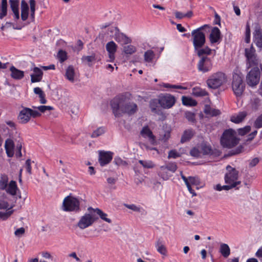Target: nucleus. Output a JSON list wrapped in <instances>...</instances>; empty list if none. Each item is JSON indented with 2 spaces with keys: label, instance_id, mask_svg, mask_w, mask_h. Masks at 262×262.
Returning a JSON list of instances; mask_svg holds the SVG:
<instances>
[{
  "label": "nucleus",
  "instance_id": "obj_1",
  "mask_svg": "<svg viewBox=\"0 0 262 262\" xmlns=\"http://www.w3.org/2000/svg\"><path fill=\"white\" fill-rule=\"evenodd\" d=\"M114 114L119 117L123 113L132 115L137 110V105L133 102L126 101L124 95H121L115 97L111 102Z\"/></svg>",
  "mask_w": 262,
  "mask_h": 262
},
{
  "label": "nucleus",
  "instance_id": "obj_2",
  "mask_svg": "<svg viewBox=\"0 0 262 262\" xmlns=\"http://www.w3.org/2000/svg\"><path fill=\"white\" fill-rule=\"evenodd\" d=\"M210 27L205 25L191 32L192 40L194 49H198L204 46L206 42L205 31H210Z\"/></svg>",
  "mask_w": 262,
  "mask_h": 262
},
{
  "label": "nucleus",
  "instance_id": "obj_3",
  "mask_svg": "<svg viewBox=\"0 0 262 262\" xmlns=\"http://www.w3.org/2000/svg\"><path fill=\"white\" fill-rule=\"evenodd\" d=\"M239 142L236 137V132L233 129L229 128L225 130L221 138V144L223 147L230 148L235 146Z\"/></svg>",
  "mask_w": 262,
  "mask_h": 262
},
{
  "label": "nucleus",
  "instance_id": "obj_4",
  "mask_svg": "<svg viewBox=\"0 0 262 262\" xmlns=\"http://www.w3.org/2000/svg\"><path fill=\"white\" fill-rule=\"evenodd\" d=\"M226 76L225 74L221 72H217L211 74L206 83L209 88L216 89L220 88L226 82Z\"/></svg>",
  "mask_w": 262,
  "mask_h": 262
},
{
  "label": "nucleus",
  "instance_id": "obj_5",
  "mask_svg": "<svg viewBox=\"0 0 262 262\" xmlns=\"http://www.w3.org/2000/svg\"><path fill=\"white\" fill-rule=\"evenodd\" d=\"M62 209L67 212H78L80 211V201L76 198L67 196L63 201Z\"/></svg>",
  "mask_w": 262,
  "mask_h": 262
},
{
  "label": "nucleus",
  "instance_id": "obj_6",
  "mask_svg": "<svg viewBox=\"0 0 262 262\" xmlns=\"http://www.w3.org/2000/svg\"><path fill=\"white\" fill-rule=\"evenodd\" d=\"M177 169V165L174 162H169L161 166L158 171V175L164 181L168 180Z\"/></svg>",
  "mask_w": 262,
  "mask_h": 262
},
{
  "label": "nucleus",
  "instance_id": "obj_7",
  "mask_svg": "<svg viewBox=\"0 0 262 262\" xmlns=\"http://www.w3.org/2000/svg\"><path fill=\"white\" fill-rule=\"evenodd\" d=\"M22 108L18 116V119L21 123H27L32 117L35 118L41 116V113L37 110L24 106Z\"/></svg>",
  "mask_w": 262,
  "mask_h": 262
},
{
  "label": "nucleus",
  "instance_id": "obj_8",
  "mask_svg": "<svg viewBox=\"0 0 262 262\" xmlns=\"http://www.w3.org/2000/svg\"><path fill=\"white\" fill-rule=\"evenodd\" d=\"M227 172L225 174L224 179L226 184H231L235 187L241 183L238 180V171L235 168L228 165L226 167Z\"/></svg>",
  "mask_w": 262,
  "mask_h": 262
},
{
  "label": "nucleus",
  "instance_id": "obj_9",
  "mask_svg": "<svg viewBox=\"0 0 262 262\" xmlns=\"http://www.w3.org/2000/svg\"><path fill=\"white\" fill-rule=\"evenodd\" d=\"M108 30L112 34V38L121 45H127L132 42L131 38L121 32L117 27H111L109 28Z\"/></svg>",
  "mask_w": 262,
  "mask_h": 262
},
{
  "label": "nucleus",
  "instance_id": "obj_10",
  "mask_svg": "<svg viewBox=\"0 0 262 262\" xmlns=\"http://www.w3.org/2000/svg\"><path fill=\"white\" fill-rule=\"evenodd\" d=\"M245 55L246 57L247 69L258 66V59L255 53V50L252 46L245 49Z\"/></svg>",
  "mask_w": 262,
  "mask_h": 262
},
{
  "label": "nucleus",
  "instance_id": "obj_11",
  "mask_svg": "<svg viewBox=\"0 0 262 262\" xmlns=\"http://www.w3.org/2000/svg\"><path fill=\"white\" fill-rule=\"evenodd\" d=\"M97 219L98 217H95L93 214L86 213L80 218L77 223V226L79 229L83 230L92 226Z\"/></svg>",
  "mask_w": 262,
  "mask_h": 262
},
{
  "label": "nucleus",
  "instance_id": "obj_12",
  "mask_svg": "<svg viewBox=\"0 0 262 262\" xmlns=\"http://www.w3.org/2000/svg\"><path fill=\"white\" fill-rule=\"evenodd\" d=\"M246 77L247 84L250 86L256 85L260 79V71L258 66H255L251 68Z\"/></svg>",
  "mask_w": 262,
  "mask_h": 262
},
{
  "label": "nucleus",
  "instance_id": "obj_13",
  "mask_svg": "<svg viewBox=\"0 0 262 262\" xmlns=\"http://www.w3.org/2000/svg\"><path fill=\"white\" fill-rule=\"evenodd\" d=\"M232 90L236 96H240L244 90V86L243 83V79L241 76L236 73L233 75V81L232 83Z\"/></svg>",
  "mask_w": 262,
  "mask_h": 262
},
{
  "label": "nucleus",
  "instance_id": "obj_14",
  "mask_svg": "<svg viewBox=\"0 0 262 262\" xmlns=\"http://www.w3.org/2000/svg\"><path fill=\"white\" fill-rule=\"evenodd\" d=\"M212 68L211 59L206 56L202 57L198 63V70L203 73L210 71Z\"/></svg>",
  "mask_w": 262,
  "mask_h": 262
},
{
  "label": "nucleus",
  "instance_id": "obj_15",
  "mask_svg": "<svg viewBox=\"0 0 262 262\" xmlns=\"http://www.w3.org/2000/svg\"><path fill=\"white\" fill-rule=\"evenodd\" d=\"M175 102L174 97L170 94H166L159 98L160 105L164 108H171Z\"/></svg>",
  "mask_w": 262,
  "mask_h": 262
},
{
  "label": "nucleus",
  "instance_id": "obj_16",
  "mask_svg": "<svg viewBox=\"0 0 262 262\" xmlns=\"http://www.w3.org/2000/svg\"><path fill=\"white\" fill-rule=\"evenodd\" d=\"M113 153L110 151H99L98 162L101 166L108 164L113 159Z\"/></svg>",
  "mask_w": 262,
  "mask_h": 262
},
{
  "label": "nucleus",
  "instance_id": "obj_17",
  "mask_svg": "<svg viewBox=\"0 0 262 262\" xmlns=\"http://www.w3.org/2000/svg\"><path fill=\"white\" fill-rule=\"evenodd\" d=\"M209 39L211 44H219L221 41V34L220 29L216 27H213L211 29V32L209 36Z\"/></svg>",
  "mask_w": 262,
  "mask_h": 262
},
{
  "label": "nucleus",
  "instance_id": "obj_18",
  "mask_svg": "<svg viewBox=\"0 0 262 262\" xmlns=\"http://www.w3.org/2000/svg\"><path fill=\"white\" fill-rule=\"evenodd\" d=\"M141 135L144 138L148 139L149 142L152 145L156 144V140L155 136L148 126H144L140 132Z\"/></svg>",
  "mask_w": 262,
  "mask_h": 262
},
{
  "label": "nucleus",
  "instance_id": "obj_19",
  "mask_svg": "<svg viewBox=\"0 0 262 262\" xmlns=\"http://www.w3.org/2000/svg\"><path fill=\"white\" fill-rule=\"evenodd\" d=\"M105 47L108 54L109 59L108 61L113 62L115 58V54L116 52L118 46L114 41H111L106 43Z\"/></svg>",
  "mask_w": 262,
  "mask_h": 262
},
{
  "label": "nucleus",
  "instance_id": "obj_20",
  "mask_svg": "<svg viewBox=\"0 0 262 262\" xmlns=\"http://www.w3.org/2000/svg\"><path fill=\"white\" fill-rule=\"evenodd\" d=\"M14 206V204L9 203V198L6 194L0 196V210H10Z\"/></svg>",
  "mask_w": 262,
  "mask_h": 262
},
{
  "label": "nucleus",
  "instance_id": "obj_21",
  "mask_svg": "<svg viewBox=\"0 0 262 262\" xmlns=\"http://www.w3.org/2000/svg\"><path fill=\"white\" fill-rule=\"evenodd\" d=\"M64 76L71 82L74 83L77 80V76L73 66H69L67 68Z\"/></svg>",
  "mask_w": 262,
  "mask_h": 262
},
{
  "label": "nucleus",
  "instance_id": "obj_22",
  "mask_svg": "<svg viewBox=\"0 0 262 262\" xmlns=\"http://www.w3.org/2000/svg\"><path fill=\"white\" fill-rule=\"evenodd\" d=\"M33 73L31 74V81L32 83L39 82L42 78L43 72L41 69L34 67L32 70Z\"/></svg>",
  "mask_w": 262,
  "mask_h": 262
},
{
  "label": "nucleus",
  "instance_id": "obj_23",
  "mask_svg": "<svg viewBox=\"0 0 262 262\" xmlns=\"http://www.w3.org/2000/svg\"><path fill=\"white\" fill-rule=\"evenodd\" d=\"M253 40L258 48H262V34L258 27L255 28L253 32Z\"/></svg>",
  "mask_w": 262,
  "mask_h": 262
},
{
  "label": "nucleus",
  "instance_id": "obj_24",
  "mask_svg": "<svg viewBox=\"0 0 262 262\" xmlns=\"http://www.w3.org/2000/svg\"><path fill=\"white\" fill-rule=\"evenodd\" d=\"M10 71L11 77L15 80H20L24 77V72L16 68L13 66L10 67Z\"/></svg>",
  "mask_w": 262,
  "mask_h": 262
},
{
  "label": "nucleus",
  "instance_id": "obj_25",
  "mask_svg": "<svg viewBox=\"0 0 262 262\" xmlns=\"http://www.w3.org/2000/svg\"><path fill=\"white\" fill-rule=\"evenodd\" d=\"M10 8L13 12L14 19L18 20L19 18V1L18 0H10Z\"/></svg>",
  "mask_w": 262,
  "mask_h": 262
},
{
  "label": "nucleus",
  "instance_id": "obj_26",
  "mask_svg": "<svg viewBox=\"0 0 262 262\" xmlns=\"http://www.w3.org/2000/svg\"><path fill=\"white\" fill-rule=\"evenodd\" d=\"M5 190L8 193L12 196L16 195L18 192H19L16 182L14 181H11Z\"/></svg>",
  "mask_w": 262,
  "mask_h": 262
},
{
  "label": "nucleus",
  "instance_id": "obj_27",
  "mask_svg": "<svg viewBox=\"0 0 262 262\" xmlns=\"http://www.w3.org/2000/svg\"><path fill=\"white\" fill-rule=\"evenodd\" d=\"M247 115L246 111L238 112L231 116L230 120L235 123H239L242 122Z\"/></svg>",
  "mask_w": 262,
  "mask_h": 262
},
{
  "label": "nucleus",
  "instance_id": "obj_28",
  "mask_svg": "<svg viewBox=\"0 0 262 262\" xmlns=\"http://www.w3.org/2000/svg\"><path fill=\"white\" fill-rule=\"evenodd\" d=\"M194 135V131L192 129H188L184 130L183 132L181 139V143H184L189 141Z\"/></svg>",
  "mask_w": 262,
  "mask_h": 262
},
{
  "label": "nucleus",
  "instance_id": "obj_29",
  "mask_svg": "<svg viewBox=\"0 0 262 262\" xmlns=\"http://www.w3.org/2000/svg\"><path fill=\"white\" fill-rule=\"evenodd\" d=\"M29 15V6L28 4L23 0L21 2V18L23 21L27 19Z\"/></svg>",
  "mask_w": 262,
  "mask_h": 262
},
{
  "label": "nucleus",
  "instance_id": "obj_30",
  "mask_svg": "<svg viewBox=\"0 0 262 262\" xmlns=\"http://www.w3.org/2000/svg\"><path fill=\"white\" fill-rule=\"evenodd\" d=\"M155 247L157 251L162 255H165L167 253V250L164 245V241L161 239L159 238L156 244Z\"/></svg>",
  "mask_w": 262,
  "mask_h": 262
},
{
  "label": "nucleus",
  "instance_id": "obj_31",
  "mask_svg": "<svg viewBox=\"0 0 262 262\" xmlns=\"http://www.w3.org/2000/svg\"><path fill=\"white\" fill-rule=\"evenodd\" d=\"M88 210L89 211L93 210V211L96 212V213L100 216L101 219L104 221L108 223H111L112 222V220L110 219L107 217V214L103 212L101 209L99 208L94 209L92 207H89L88 208Z\"/></svg>",
  "mask_w": 262,
  "mask_h": 262
},
{
  "label": "nucleus",
  "instance_id": "obj_32",
  "mask_svg": "<svg viewBox=\"0 0 262 262\" xmlns=\"http://www.w3.org/2000/svg\"><path fill=\"white\" fill-rule=\"evenodd\" d=\"M261 105V100L257 98H253L251 99L249 107L252 111H257Z\"/></svg>",
  "mask_w": 262,
  "mask_h": 262
},
{
  "label": "nucleus",
  "instance_id": "obj_33",
  "mask_svg": "<svg viewBox=\"0 0 262 262\" xmlns=\"http://www.w3.org/2000/svg\"><path fill=\"white\" fill-rule=\"evenodd\" d=\"M159 99L151 100L149 103V106L151 112L153 113L159 115L160 114V110L159 107Z\"/></svg>",
  "mask_w": 262,
  "mask_h": 262
},
{
  "label": "nucleus",
  "instance_id": "obj_34",
  "mask_svg": "<svg viewBox=\"0 0 262 262\" xmlns=\"http://www.w3.org/2000/svg\"><path fill=\"white\" fill-rule=\"evenodd\" d=\"M96 60L95 54H92L89 56H83L81 58V60L84 64L89 66H92Z\"/></svg>",
  "mask_w": 262,
  "mask_h": 262
},
{
  "label": "nucleus",
  "instance_id": "obj_35",
  "mask_svg": "<svg viewBox=\"0 0 262 262\" xmlns=\"http://www.w3.org/2000/svg\"><path fill=\"white\" fill-rule=\"evenodd\" d=\"M219 251L222 256L225 258L228 257L230 254V249L226 244H221Z\"/></svg>",
  "mask_w": 262,
  "mask_h": 262
},
{
  "label": "nucleus",
  "instance_id": "obj_36",
  "mask_svg": "<svg viewBox=\"0 0 262 262\" xmlns=\"http://www.w3.org/2000/svg\"><path fill=\"white\" fill-rule=\"evenodd\" d=\"M200 150L202 155H213L214 154V151L212 149L211 146L206 143L201 144Z\"/></svg>",
  "mask_w": 262,
  "mask_h": 262
},
{
  "label": "nucleus",
  "instance_id": "obj_37",
  "mask_svg": "<svg viewBox=\"0 0 262 262\" xmlns=\"http://www.w3.org/2000/svg\"><path fill=\"white\" fill-rule=\"evenodd\" d=\"M192 94L196 97H203L208 95L206 90L201 89L200 87H194L192 89Z\"/></svg>",
  "mask_w": 262,
  "mask_h": 262
},
{
  "label": "nucleus",
  "instance_id": "obj_38",
  "mask_svg": "<svg viewBox=\"0 0 262 262\" xmlns=\"http://www.w3.org/2000/svg\"><path fill=\"white\" fill-rule=\"evenodd\" d=\"M7 0H2L0 7V19H2L7 14Z\"/></svg>",
  "mask_w": 262,
  "mask_h": 262
},
{
  "label": "nucleus",
  "instance_id": "obj_39",
  "mask_svg": "<svg viewBox=\"0 0 262 262\" xmlns=\"http://www.w3.org/2000/svg\"><path fill=\"white\" fill-rule=\"evenodd\" d=\"M124 206L127 208L132 210L134 211L141 213L142 214H145V210L140 206H137L135 204H124Z\"/></svg>",
  "mask_w": 262,
  "mask_h": 262
},
{
  "label": "nucleus",
  "instance_id": "obj_40",
  "mask_svg": "<svg viewBox=\"0 0 262 262\" xmlns=\"http://www.w3.org/2000/svg\"><path fill=\"white\" fill-rule=\"evenodd\" d=\"M194 51L199 56H201L204 55H210L212 50L208 47H205L204 48L203 47L198 49H194Z\"/></svg>",
  "mask_w": 262,
  "mask_h": 262
},
{
  "label": "nucleus",
  "instance_id": "obj_41",
  "mask_svg": "<svg viewBox=\"0 0 262 262\" xmlns=\"http://www.w3.org/2000/svg\"><path fill=\"white\" fill-rule=\"evenodd\" d=\"M182 101L183 104L186 106H194L197 104V102L195 100L186 96H183Z\"/></svg>",
  "mask_w": 262,
  "mask_h": 262
},
{
  "label": "nucleus",
  "instance_id": "obj_42",
  "mask_svg": "<svg viewBox=\"0 0 262 262\" xmlns=\"http://www.w3.org/2000/svg\"><path fill=\"white\" fill-rule=\"evenodd\" d=\"M156 55L153 51L148 50L144 53V59L147 62H151L155 59Z\"/></svg>",
  "mask_w": 262,
  "mask_h": 262
},
{
  "label": "nucleus",
  "instance_id": "obj_43",
  "mask_svg": "<svg viewBox=\"0 0 262 262\" xmlns=\"http://www.w3.org/2000/svg\"><path fill=\"white\" fill-rule=\"evenodd\" d=\"M193 83H190L189 84H187V86H183L181 85H173V84H170L168 83H164L162 84V86L165 88H172V89H181V90H187L188 89V86L191 87L193 85Z\"/></svg>",
  "mask_w": 262,
  "mask_h": 262
},
{
  "label": "nucleus",
  "instance_id": "obj_44",
  "mask_svg": "<svg viewBox=\"0 0 262 262\" xmlns=\"http://www.w3.org/2000/svg\"><path fill=\"white\" fill-rule=\"evenodd\" d=\"M105 131L106 129L104 127H99L93 132L91 135V137L93 138L98 137L104 134Z\"/></svg>",
  "mask_w": 262,
  "mask_h": 262
},
{
  "label": "nucleus",
  "instance_id": "obj_45",
  "mask_svg": "<svg viewBox=\"0 0 262 262\" xmlns=\"http://www.w3.org/2000/svg\"><path fill=\"white\" fill-rule=\"evenodd\" d=\"M174 13L176 18L178 19H183L184 17L190 18L193 15L192 12L191 11H189L186 13H184L179 11H176Z\"/></svg>",
  "mask_w": 262,
  "mask_h": 262
},
{
  "label": "nucleus",
  "instance_id": "obj_46",
  "mask_svg": "<svg viewBox=\"0 0 262 262\" xmlns=\"http://www.w3.org/2000/svg\"><path fill=\"white\" fill-rule=\"evenodd\" d=\"M8 178L6 174H2L0 178V187L2 190L6 189L8 185Z\"/></svg>",
  "mask_w": 262,
  "mask_h": 262
},
{
  "label": "nucleus",
  "instance_id": "obj_47",
  "mask_svg": "<svg viewBox=\"0 0 262 262\" xmlns=\"http://www.w3.org/2000/svg\"><path fill=\"white\" fill-rule=\"evenodd\" d=\"M57 58L61 62H63L68 59L67 52L62 50H60L57 54Z\"/></svg>",
  "mask_w": 262,
  "mask_h": 262
},
{
  "label": "nucleus",
  "instance_id": "obj_48",
  "mask_svg": "<svg viewBox=\"0 0 262 262\" xmlns=\"http://www.w3.org/2000/svg\"><path fill=\"white\" fill-rule=\"evenodd\" d=\"M139 162L145 168H152L155 166L154 163L151 160H139Z\"/></svg>",
  "mask_w": 262,
  "mask_h": 262
},
{
  "label": "nucleus",
  "instance_id": "obj_49",
  "mask_svg": "<svg viewBox=\"0 0 262 262\" xmlns=\"http://www.w3.org/2000/svg\"><path fill=\"white\" fill-rule=\"evenodd\" d=\"M136 48L133 45H128L124 46L123 48V52L125 54L131 55L136 52Z\"/></svg>",
  "mask_w": 262,
  "mask_h": 262
},
{
  "label": "nucleus",
  "instance_id": "obj_50",
  "mask_svg": "<svg viewBox=\"0 0 262 262\" xmlns=\"http://www.w3.org/2000/svg\"><path fill=\"white\" fill-rule=\"evenodd\" d=\"M13 212V210H6V212L0 211V220L5 221L7 220Z\"/></svg>",
  "mask_w": 262,
  "mask_h": 262
},
{
  "label": "nucleus",
  "instance_id": "obj_51",
  "mask_svg": "<svg viewBox=\"0 0 262 262\" xmlns=\"http://www.w3.org/2000/svg\"><path fill=\"white\" fill-rule=\"evenodd\" d=\"M182 179L184 181L189 192L191 193L193 196H195L196 194L194 190L192 189L190 185H189V183L188 181L187 178L185 176H183Z\"/></svg>",
  "mask_w": 262,
  "mask_h": 262
},
{
  "label": "nucleus",
  "instance_id": "obj_52",
  "mask_svg": "<svg viewBox=\"0 0 262 262\" xmlns=\"http://www.w3.org/2000/svg\"><path fill=\"white\" fill-rule=\"evenodd\" d=\"M34 108H37L41 113H45L47 111H51L53 110V107L51 106L40 105L38 107L33 106Z\"/></svg>",
  "mask_w": 262,
  "mask_h": 262
},
{
  "label": "nucleus",
  "instance_id": "obj_53",
  "mask_svg": "<svg viewBox=\"0 0 262 262\" xmlns=\"http://www.w3.org/2000/svg\"><path fill=\"white\" fill-rule=\"evenodd\" d=\"M254 126L256 128L262 127V114L256 119L254 122Z\"/></svg>",
  "mask_w": 262,
  "mask_h": 262
},
{
  "label": "nucleus",
  "instance_id": "obj_54",
  "mask_svg": "<svg viewBox=\"0 0 262 262\" xmlns=\"http://www.w3.org/2000/svg\"><path fill=\"white\" fill-rule=\"evenodd\" d=\"M114 163L118 166H126L127 164L126 161L123 160L120 157H115L114 160Z\"/></svg>",
  "mask_w": 262,
  "mask_h": 262
},
{
  "label": "nucleus",
  "instance_id": "obj_55",
  "mask_svg": "<svg viewBox=\"0 0 262 262\" xmlns=\"http://www.w3.org/2000/svg\"><path fill=\"white\" fill-rule=\"evenodd\" d=\"M190 155L194 157H201L202 152H201V150H199L197 148H192L190 152Z\"/></svg>",
  "mask_w": 262,
  "mask_h": 262
},
{
  "label": "nucleus",
  "instance_id": "obj_56",
  "mask_svg": "<svg viewBox=\"0 0 262 262\" xmlns=\"http://www.w3.org/2000/svg\"><path fill=\"white\" fill-rule=\"evenodd\" d=\"M180 154L179 152H178L176 150H171L169 151L168 158H173L176 159L177 158L180 157Z\"/></svg>",
  "mask_w": 262,
  "mask_h": 262
},
{
  "label": "nucleus",
  "instance_id": "obj_57",
  "mask_svg": "<svg viewBox=\"0 0 262 262\" xmlns=\"http://www.w3.org/2000/svg\"><path fill=\"white\" fill-rule=\"evenodd\" d=\"M187 179L188 181L189 182V185H190V186L191 185H197L199 183V180L198 178H197V177H189Z\"/></svg>",
  "mask_w": 262,
  "mask_h": 262
},
{
  "label": "nucleus",
  "instance_id": "obj_58",
  "mask_svg": "<svg viewBox=\"0 0 262 262\" xmlns=\"http://www.w3.org/2000/svg\"><path fill=\"white\" fill-rule=\"evenodd\" d=\"M251 127L250 126H246L243 128L238 129V133L241 136H244L250 131Z\"/></svg>",
  "mask_w": 262,
  "mask_h": 262
},
{
  "label": "nucleus",
  "instance_id": "obj_59",
  "mask_svg": "<svg viewBox=\"0 0 262 262\" xmlns=\"http://www.w3.org/2000/svg\"><path fill=\"white\" fill-rule=\"evenodd\" d=\"M140 146L143 149H146V150H156L158 154H159V150L156 147H151L148 145L147 144L141 143H140Z\"/></svg>",
  "mask_w": 262,
  "mask_h": 262
},
{
  "label": "nucleus",
  "instance_id": "obj_60",
  "mask_svg": "<svg viewBox=\"0 0 262 262\" xmlns=\"http://www.w3.org/2000/svg\"><path fill=\"white\" fill-rule=\"evenodd\" d=\"M185 117L189 122H194L195 121L194 114L191 112H186L185 113Z\"/></svg>",
  "mask_w": 262,
  "mask_h": 262
},
{
  "label": "nucleus",
  "instance_id": "obj_61",
  "mask_svg": "<svg viewBox=\"0 0 262 262\" xmlns=\"http://www.w3.org/2000/svg\"><path fill=\"white\" fill-rule=\"evenodd\" d=\"M13 141L11 139H7L5 142V149L14 148Z\"/></svg>",
  "mask_w": 262,
  "mask_h": 262
},
{
  "label": "nucleus",
  "instance_id": "obj_62",
  "mask_svg": "<svg viewBox=\"0 0 262 262\" xmlns=\"http://www.w3.org/2000/svg\"><path fill=\"white\" fill-rule=\"evenodd\" d=\"M21 147L22 145L21 143H18L16 145V150L15 151V156L17 158H20L22 156L21 151Z\"/></svg>",
  "mask_w": 262,
  "mask_h": 262
},
{
  "label": "nucleus",
  "instance_id": "obj_63",
  "mask_svg": "<svg viewBox=\"0 0 262 262\" xmlns=\"http://www.w3.org/2000/svg\"><path fill=\"white\" fill-rule=\"evenodd\" d=\"M259 162V159L258 158H254L249 161V167H253L256 166Z\"/></svg>",
  "mask_w": 262,
  "mask_h": 262
},
{
  "label": "nucleus",
  "instance_id": "obj_64",
  "mask_svg": "<svg viewBox=\"0 0 262 262\" xmlns=\"http://www.w3.org/2000/svg\"><path fill=\"white\" fill-rule=\"evenodd\" d=\"M255 256L259 258V259L262 260V246L259 247L255 254Z\"/></svg>",
  "mask_w": 262,
  "mask_h": 262
}]
</instances>
